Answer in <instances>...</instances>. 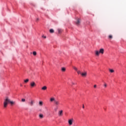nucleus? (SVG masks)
<instances>
[{"label":"nucleus","instance_id":"1","mask_svg":"<svg viewBox=\"0 0 126 126\" xmlns=\"http://www.w3.org/2000/svg\"><path fill=\"white\" fill-rule=\"evenodd\" d=\"M8 103H10L11 105H14V104H15V102L11 101L10 99H9V97H5L3 102L4 108H6V107H7Z\"/></svg>","mask_w":126,"mask_h":126},{"label":"nucleus","instance_id":"2","mask_svg":"<svg viewBox=\"0 0 126 126\" xmlns=\"http://www.w3.org/2000/svg\"><path fill=\"white\" fill-rule=\"evenodd\" d=\"M74 120H73V118H71L68 120V123L69 126H72V124H73V121Z\"/></svg>","mask_w":126,"mask_h":126},{"label":"nucleus","instance_id":"3","mask_svg":"<svg viewBox=\"0 0 126 126\" xmlns=\"http://www.w3.org/2000/svg\"><path fill=\"white\" fill-rule=\"evenodd\" d=\"M81 75L83 76V77H85L87 75V72L85 71L81 74Z\"/></svg>","mask_w":126,"mask_h":126},{"label":"nucleus","instance_id":"4","mask_svg":"<svg viewBox=\"0 0 126 126\" xmlns=\"http://www.w3.org/2000/svg\"><path fill=\"white\" fill-rule=\"evenodd\" d=\"M34 103H35V102L34 101V100H31L30 102H29V104L30 106H33V105L34 104Z\"/></svg>","mask_w":126,"mask_h":126},{"label":"nucleus","instance_id":"5","mask_svg":"<svg viewBox=\"0 0 126 126\" xmlns=\"http://www.w3.org/2000/svg\"><path fill=\"white\" fill-rule=\"evenodd\" d=\"M54 104L56 106H59V105H60V101L59 100H55L54 101Z\"/></svg>","mask_w":126,"mask_h":126},{"label":"nucleus","instance_id":"6","mask_svg":"<svg viewBox=\"0 0 126 126\" xmlns=\"http://www.w3.org/2000/svg\"><path fill=\"white\" fill-rule=\"evenodd\" d=\"M80 21H81V20L79 18L78 19L76 23V25H80Z\"/></svg>","mask_w":126,"mask_h":126},{"label":"nucleus","instance_id":"7","mask_svg":"<svg viewBox=\"0 0 126 126\" xmlns=\"http://www.w3.org/2000/svg\"><path fill=\"white\" fill-rule=\"evenodd\" d=\"M99 52V54H101V55H103L104 52V49L103 48L100 49Z\"/></svg>","mask_w":126,"mask_h":126},{"label":"nucleus","instance_id":"8","mask_svg":"<svg viewBox=\"0 0 126 126\" xmlns=\"http://www.w3.org/2000/svg\"><path fill=\"white\" fill-rule=\"evenodd\" d=\"M30 85L31 87H35V86H36V84L35 83V82H32L31 83Z\"/></svg>","mask_w":126,"mask_h":126},{"label":"nucleus","instance_id":"9","mask_svg":"<svg viewBox=\"0 0 126 126\" xmlns=\"http://www.w3.org/2000/svg\"><path fill=\"white\" fill-rule=\"evenodd\" d=\"M63 110H60L59 111L58 115L59 117H62V116H63Z\"/></svg>","mask_w":126,"mask_h":126},{"label":"nucleus","instance_id":"10","mask_svg":"<svg viewBox=\"0 0 126 126\" xmlns=\"http://www.w3.org/2000/svg\"><path fill=\"white\" fill-rule=\"evenodd\" d=\"M57 30L58 31L59 34H62V33H63V31L62 29H58Z\"/></svg>","mask_w":126,"mask_h":126},{"label":"nucleus","instance_id":"11","mask_svg":"<svg viewBox=\"0 0 126 126\" xmlns=\"http://www.w3.org/2000/svg\"><path fill=\"white\" fill-rule=\"evenodd\" d=\"M95 55L97 56V57H99V55H100V52L98 50H96L95 51Z\"/></svg>","mask_w":126,"mask_h":126},{"label":"nucleus","instance_id":"12","mask_svg":"<svg viewBox=\"0 0 126 126\" xmlns=\"http://www.w3.org/2000/svg\"><path fill=\"white\" fill-rule=\"evenodd\" d=\"M55 101H56L55 97H51L50 98V102H55Z\"/></svg>","mask_w":126,"mask_h":126},{"label":"nucleus","instance_id":"13","mask_svg":"<svg viewBox=\"0 0 126 126\" xmlns=\"http://www.w3.org/2000/svg\"><path fill=\"white\" fill-rule=\"evenodd\" d=\"M49 32H50V33H54V32H55V31L54 30V29H51L49 30Z\"/></svg>","mask_w":126,"mask_h":126},{"label":"nucleus","instance_id":"14","mask_svg":"<svg viewBox=\"0 0 126 126\" xmlns=\"http://www.w3.org/2000/svg\"><path fill=\"white\" fill-rule=\"evenodd\" d=\"M39 119H43V118H44V115L40 114L39 115Z\"/></svg>","mask_w":126,"mask_h":126},{"label":"nucleus","instance_id":"15","mask_svg":"<svg viewBox=\"0 0 126 126\" xmlns=\"http://www.w3.org/2000/svg\"><path fill=\"white\" fill-rule=\"evenodd\" d=\"M39 105L40 106V107H42V106H43V101H39Z\"/></svg>","mask_w":126,"mask_h":126},{"label":"nucleus","instance_id":"16","mask_svg":"<svg viewBox=\"0 0 126 126\" xmlns=\"http://www.w3.org/2000/svg\"><path fill=\"white\" fill-rule=\"evenodd\" d=\"M108 39L109 40H111V39H113V35L112 34H110L108 36Z\"/></svg>","mask_w":126,"mask_h":126},{"label":"nucleus","instance_id":"17","mask_svg":"<svg viewBox=\"0 0 126 126\" xmlns=\"http://www.w3.org/2000/svg\"><path fill=\"white\" fill-rule=\"evenodd\" d=\"M109 71L111 73H113V72H115V70H114L113 69H109Z\"/></svg>","mask_w":126,"mask_h":126},{"label":"nucleus","instance_id":"18","mask_svg":"<svg viewBox=\"0 0 126 126\" xmlns=\"http://www.w3.org/2000/svg\"><path fill=\"white\" fill-rule=\"evenodd\" d=\"M42 90H47V86H45L41 88Z\"/></svg>","mask_w":126,"mask_h":126},{"label":"nucleus","instance_id":"19","mask_svg":"<svg viewBox=\"0 0 126 126\" xmlns=\"http://www.w3.org/2000/svg\"><path fill=\"white\" fill-rule=\"evenodd\" d=\"M73 68L74 69V70H75L76 71H78V69L75 66H73Z\"/></svg>","mask_w":126,"mask_h":126},{"label":"nucleus","instance_id":"20","mask_svg":"<svg viewBox=\"0 0 126 126\" xmlns=\"http://www.w3.org/2000/svg\"><path fill=\"white\" fill-rule=\"evenodd\" d=\"M62 70L63 72H64V71H65V70H66V69H65V67H62Z\"/></svg>","mask_w":126,"mask_h":126},{"label":"nucleus","instance_id":"21","mask_svg":"<svg viewBox=\"0 0 126 126\" xmlns=\"http://www.w3.org/2000/svg\"><path fill=\"white\" fill-rule=\"evenodd\" d=\"M29 79H27L26 80H25L24 81V82H25V83H27V82H29Z\"/></svg>","mask_w":126,"mask_h":126},{"label":"nucleus","instance_id":"22","mask_svg":"<svg viewBox=\"0 0 126 126\" xmlns=\"http://www.w3.org/2000/svg\"><path fill=\"white\" fill-rule=\"evenodd\" d=\"M33 56H36L37 55V52H36V51H34L32 53Z\"/></svg>","mask_w":126,"mask_h":126},{"label":"nucleus","instance_id":"23","mask_svg":"<svg viewBox=\"0 0 126 126\" xmlns=\"http://www.w3.org/2000/svg\"><path fill=\"white\" fill-rule=\"evenodd\" d=\"M77 72L78 73V74H81V71L80 70H78L77 71Z\"/></svg>","mask_w":126,"mask_h":126},{"label":"nucleus","instance_id":"24","mask_svg":"<svg viewBox=\"0 0 126 126\" xmlns=\"http://www.w3.org/2000/svg\"><path fill=\"white\" fill-rule=\"evenodd\" d=\"M25 101H26L25 98H22V99H21V101L22 102H25Z\"/></svg>","mask_w":126,"mask_h":126},{"label":"nucleus","instance_id":"25","mask_svg":"<svg viewBox=\"0 0 126 126\" xmlns=\"http://www.w3.org/2000/svg\"><path fill=\"white\" fill-rule=\"evenodd\" d=\"M42 38H44V39H46V38H47V36H44V35H43L42 36Z\"/></svg>","mask_w":126,"mask_h":126},{"label":"nucleus","instance_id":"26","mask_svg":"<svg viewBox=\"0 0 126 126\" xmlns=\"http://www.w3.org/2000/svg\"><path fill=\"white\" fill-rule=\"evenodd\" d=\"M38 21H39V18H36V19H35V22H38Z\"/></svg>","mask_w":126,"mask_h":126},{"label":"nucleus","instance_id":"27","mask_svg":"<svg viewBox=\"0 0 126 126\" xmlns=\"http://www.w3.org/2000/svg\"><path fill=\"white\" fill-rule=\"evenodd\" d=\"M104 86L105 88H106L107 87V84H106V83H104Z\"/></svg>","mask_w":126,"mask_h":126},{"label":"nucleus","instance_id":"28","mask_svg":"<svg viewBox=\"0 0 126 126\" xmlns=\"http://www.w3.org/2000/svg\"><path fill=\"white\" fill-rule=\"evenodd\" d=\"M94 88H96L97 85H94Z\"/></svg>","mask_w":126,"mask_h":126},{"label":"nucleus","instance_id":"29","mask_svg":"<svg viewBox=\"0 0 126 126\" xmlns=\"http://www.w3.org/2000/svg\"><path fill=\"white\" fill-rule=\"evenodd\" d=\"M54 110L55 111V112H57V111L58 110V108H55Z\"/></svg>","mask_w":126,"mask_h":126},{"label":"nucleus","instance_id":"30","mask_svg":"<svg viewBox=\"0 0 126 126\" xmlns=\"http://www.w3.org/2000/svg\"><path fill=\"white\" fill-rule=\"evenodd\" d=\"M83 109H84V104L83 105Z\"/></svg>","mask_w":126,"mask_h":126}]
</instances>
